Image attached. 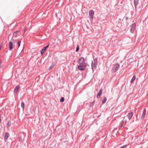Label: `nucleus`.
<instances>
[{"label":"nucleus","mask_w":148,"mask_h":148,"mask_svg":"<svg viewBox=\"0 0 148 148\" xmlns=\"http://www.w3.org/2000/svg\"><path fill=\"white\" fill-rule=\"evenodd\" d=\"M97 58L94 59L93 61H92L91 64V68L92 72H94V70L96 69L97 64Z\"/></svg>","instance_id":"obj_1"},{"label":"nucleus","mask_w":148,"mask_h":148,"mask_svg":"<svg viewBox=\"0 0 148 148\" xmlns=\"http://www.w3.org/2000/svg\"><path fill=\"white\" fill-rule=\"evenodd\" d=\"M86 66V64H80L77 66V69L81 71H84L85 69V68Z\"/></svg>","instance_id":"obj_2"},{"label":"nucleus","mask_w":148,"mask_h":148,"mask_svg":"<svg viewBox=\"0 0 148 148\" xmlns=\"http://www.w3.org/2000/svg\"><path fill=\"white\" fill-rule=\"evenodd\" d=\"M119 65L118 64H116L112 67V70L113 72L115 73L118 69L119 67Z\"/></svg>","instance_id":"obj_3"},{"label":"nucleus","mask_w":148,"mask_h":148,"mask_svg":"<svg viewBox=\"0 0 148 148\" xmlns=\"http://www.w3.org/2000/svg\"><path fill=\"white\" fill-rule=\"evenodd\" d=\"M78 63L80 64H86L84 62V59L83 57L80 58L78 61Z\"/></svg>","instance_id":"obj_4"},{"label":"nucleus","mask_w":148,"mask_h":148,"mask_svg":"<svg viewBox=\"0 0 148 148\" xmlns=\"http://www.w3.org/2000/svg\"><path fill=\"white\" fill-rule=\"evenodd\" d=\"M136 24L134 23L132 24L130 26V31L131 33H133L134 31V29L136 27Z\"/></svg>","instance_id":"obj_5"},{"label":"nucleus","mask_w":148,"mask_h":148,"mask_svg":"<svg viewBox=\"0 0 148 148\" xmlns=\"http://www.w3.org/2000/svg\"><path fill=\"white\" fill-rule=\"evenodd\" d=\"M49 46V45H48L44 47L40 51V53L41 55H42L45 51L47 49L48 47Z\"/></svg>","instance_id":"obj_6"},{"label":"nucleus","mask_w":148,"mask_h":148,"mask_svg":"<svg viewBox=\"0 0 148 148\" xmlns=\"http://www.w3.org/2000/svg\"><path fill=\"white\" fill-rule=\"evenodd\" d=\"M134 114L133 112H129L127 115V116L129 119V120H130Z\"/></svg>","instance_id":"obj_7"},{"label":"nucleus","mask_w":148,"mask_h":148,"mask_svg":"<svg viewBox=\"0 0 148 148\" xmlns=\"http://www.w3.org/2000/svg\"><path fill=\"white\" fill-rule=\"evenodd\" d=\"M94 12L93 10H91L89 12V15L90 18H93Z\"/></svg>","instance_id":"obj_8"},{"label":"nucleus","mask_w":148,"mask_h":148,"mask_svg":"<svg viewBox=\"0 0 148 148\" xmlns=\"http://www.w3.org/2000/svg\"><path fill=\"white\" fill-rule=\"evenodd\" d=\"M146 113V109H144V110L143 113L141 116L140 118L141 119H144L145 117V116Z\"/></svg>","instance_id":"obj_9"},{"label":"nucleus","mask_w":148,"mask_h":148,"mask_svg":"<svg viewBox=\"0 0 148 148\" xmlns=\"http://www.w3.org/2000/svg\"><path fill=\"white\" fill-rule=\"evenodd\" d=\"M102 88H100L99 92L98 93L97 95V98H99L100 97V95H101L102 93Z\"/></svg>","instance_id":"obj_10"},{"label":"nucleus","mask_w":148,"mask_h":148,"mask_svg":"<svg viewBox=\"0 0 148 148\" xmlns=\"http://www.w3.org/2000/svg\"><path fill=\"white\" fill-rule=\"evenodd\" d=\"M9 50L11 51L13 49V44L12 42L10 41L9 42Z\"/></svg>","instance_id":"obj_11"},{"label":"nucleus","mask_w":148,"mask_h":148,"mask_svg":"<svg viewBox=\"0 0 148 148\" xmlns=\"http://www.w3.org/2000/svg\"><path fill=\"white\" fill-rule=\"evenodd\" d=\"M10 135L8 133L6 132L5 133V134L4 137V139L6 140L9 137Z\"/></svg>","instance_id":"obj_12"},{"label":"nucleus","mask_w":148,"mask_h":148,"mask_svg":"<svg viewBox=\"0 0 148 148\" xmlns=\"http://www.w3.org/2000/svg\"><path fill=\"white\" fill-rule=\"evenodd\" d=\"M19 88H20V87L19 86H16L15 87V88L14 89V93H16V92L18 91V90L19 89Z\"/></svg>","instance_id":"obj_13"},{"label":"nucleus","mask_w":148,"mask_h":148,"mask_svg":"<svg viewBox=\"0 0 148 148\" xmlns=\"http://www.w3.org/2000/svg\"><path fill=\"white\" fill-rule=\"evenodd\" d=\"M124 121L123 120H122L120 123L119 125V128H121L123 125Z\"/></svg>","instance_id":"obj_14"},{"label":"nucleus","mask_w":148,"mask_h":148,"mask_svg":"<svg viewBox=\"0 0 148 148\" xmlns=\"http://www.w3.org/2000/svg\"><path fill=\"white\" fill-rule=\"evenodd\" d=\"M107 101V98L106 97H104L102 101V103L103 104H104Z\"/></svg>","instance_id":"obj_15"},{"label":"nucleus","mask_w":148,"mask_h":148,"mask_svg":"<svg viewBox=\"0 0 148 148\" xmlns=\"http://www.w3.org/2000/svg\"><path fill=\"white\" fill-rule=\"evenodd\" d=\"M136 77V76H134L133 77L132 79L131 80L130 82H131V83H132V82H133L134 81Z\"/></svg>","instance_id":"obj_16"},{"label":"nucleus","mask_w":148,"mask_h":148,"mask_svg":"<svg viewBox=\"0 0 148 148\" xmlns=\"http://www.w3.org/2000/svg\"><path fill=\"white\" fill-rule=\"evenodd\" d=\"M134 4L135 8L138 3V0H134Z\"/></svg>","instance_id":"obj_17"},{"label":"nucleus","mask_w":148,"mask_h":148,"mask_svg":"<svg viewBox=\"0 0 148 148\" xmlns=\"http://www.w3.org/2000/svg\"><path fill=\"white\" fill-rule=\"evenodd\" d=\"M95 100L93 101L90 104H89V106L90 107H91L93 105L95 104Z\"/></svg>","instance_id":"obj_18"},{"label":"nucleus","mask_w":148,"mask_h":148,"mask_svg":"<svg viewBox=\"0 0 148 148\" xmlns=\"http://www.w3.org/2000/svg\"><path fill=\"white\" fill-rule=\"evenodd\" d=\"M11 124V122L10 121H8V123L7 124V126L8 127H10Z\"/></svg>","instance_id":"obj_19"},{"label":"nucleus","mask_w":148,"mask_h":148,"mask_svg":"<svg viewBox=\"0 0 148 148\" xmlns=\"http://www.w3.org/2000/svg\"><path fill=\"white\" fill-rule=\"evenodd\" d=\"M19 32V31H17L13 32V35L16 36L17 35V33Z\"/></svg>","instance_id":"obj_20"},{"label":"nucleus","mask_w":148,"mask_h":148,"mask_svg":"<svg viewBox=\"0 0 148 148\" xmlns=\"http://www.w3.org/2000/svg\"><path fill=\"white\" fill-rule=\"evenodd\" d=\"M21 107L23 108V110L24 108V103L23 102H22L21 103Z\"/></svg>","instance_id":"obj_21"},{"label":"nucleus","mask_w":148,"mask_h":148,"mask_svg":"<svg viewBox=\"0 0 148 148\" xmlns=\"http://www.w3.org/2000/svg\"><path fill=\"white\" fill-rule=\"evenodd\" d=\"M79 49V45H77V47H76V50H75L77 52L78 51Z\"/></svg>","instance_id":"obj_22"},{"label":"nucleus","mask_w":148,"mask_h":148,"mask_svg":"<svg viewBox=\"0 0 148 148\" xmlns=\"http://www.w3.org/2000/svg\"><path fill=\"white\" fill-rule=\"evenodd\" d=\"M64 100V97H62L60 99V101L61 102H63Z\"/></svg>","instance_id":"obj_23"},{"label":"nucleus","mask_w":148,"mask_h":148,"mask_svg":"<svg viewBox=\"0 0 148 148\" xmlns=\"http://www.w3.org/2000/svg\"><path fill=\"white\" fill-rule=\"evenodd\" d=\"M21 42L20 40H19L17 42V45L18 46V47H19L20 45Z\"/></svg>","instance_id":"obj_24"},{"label":"nucleus","mask_w":148,"mask_h":148,"mask_svg":"<svg viewBox=\"0 0 148 148\" xmlns=\"http://www.w3.org/2000/svg\"><path fill=\"white\" fill-rule=\"evenodd\" d=\"M127 147V145H124L123 146L119 148H126Z\"/></svg>","instance_id":"obj_25"},{"label":"nucleus","mask_w":148,"mask_h":148,"mask_svg":"<svg viewBox=\"0 0 148 148\" xmlns=\"http://www.w3.org/2000/svg\"><path fill=\"white\" fill-rule=\"evenodd\" d=\"M13 37H12V42H15V41H16V40H14V39H13Z\"/></svg>","instance_id":"obj_26"},{"label":"nucleus","mask_w":148,"mask_h":148,"mask_svg":"<svg viewBox=\"0 0 148 148\" xmlns=\"http://www.w3.org/2000/svg\"><path fill=\"white\" fill-rule=\"evenodd\" d=\"M53 66H51L49 68V70H50L51 69L53 68Z\"/></svg>","instance_id":"obj_27"},{"label":"nucleus","mask_w":148,"mask_h":148,"mask_svg":"<svg viewBox=\"0 0 148 148\" xmlns=\"http://www.w3.org/2000/svg\"><path fill=\"white\" fill-rule=\"evenodd\" d=\"M125 19L127 20L128 19V18L127 17H125Z\"/></svg>","instance_id":"obj_28"},{"label":"nucleus","mask_w":148,"mask_h":148,"mask_svg":"<svg viewBox=\"0 0 148 148\" xmlns=\"http://www.w3.org/2000/svg\"><path fill=\"white\" fill-rule=\"evenodd\" d=\"M1 67V62H0V68Z\"/></svg>","instance_id":"obj_29"},{"label":"nucleus","mask_w":148,"mask_h":148,"mask_svg":"<svg viewBox=\"0 0 148 148\" xmlns=\"http://www.w3.org/2000/svg\"><path fill=\"white\" fill-rule=\"evenodd\" d=\"M1 46H0V50L1 49Z\"/></svg>","instance_id":"obj_30"},{"label":"nucleus","mask_w":148,"mask_h":148,"mask_svg":"<svg viewBox=\"0 0 148 148\" xmlns=\"http://www.w3.org/2000/svg\"><path fill=\"white\" fill-rule=\"evenodd\" d=\"M26 31V30H25L24 31V33H25V32Z\"/></svg>","instance_id":"obj_31"}]
</instances>
